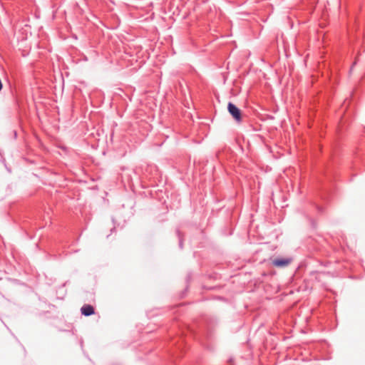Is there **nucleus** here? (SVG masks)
<instances>
[{"instance_id":"39448f33","label":"nucleus","mask_w":365,"mask_h":365,"mask_svg":"<svg viewBox=\"0 0 365 365\" xmlns=\"http://www.w3.org/2000/svg\"><path fill=\"white\" fill-rule=\"evenodd\" d=\"M317 273H318V272H317V271H312V272H310V274H311V275H314V274H317Z\"/></svg>"},{"instance_id":"f03ea898","label":"nucleus","mask_w":365,"mask_h":365,"mask_svg":"<svg viewBox=\"0 0 365 365\" xmlns=\"http://www.w3.org/2000/svg\"><path fill=\"white\" fill-rule=\"evenodd\" d=\"M292 260V257H277L272 259V264L276 267L282 268L287 267Z\"/></svg>"},{"instance_id":"423d86ee","label":"nucleus","mask_w":365,"mask_h":365,"mask_svg":"<svg viewBox=\"0 0 365 365\" xmlns=\"http://www.w3.org/2000/svg\"><path fill=\"white\" fill-rule=\"evenodd\" d=\"M319 212H322V209L321 207H318Z\"/></svg>"},{"instance_id":"7ed1b4c3","label":"nucleus","mask_w":365,"mask_h":365,"mask_svg":"<svg viewBox=\"0 0 365 365\" xmlns=\"http://www.w3.org/2000/svg\"><path fill=\"white\" fill-rule=\"evenodd\" d=\"M81 314L85 317H89L95 313L94 307L91 304H85L81 308Z\"/></svg>"},{"instance_id":"f257e3e1","label":"nucleus","mask_w":365,"mask_h":365,"mask_svg":"<svg viewBox=\"0 0 365 365\" xmlns=\"http://www.w3.org/2000/svg\"><path fill=\"white\" fill-rule=\"evenodd\" d=\"M227 110L237 123L242 122V112L236 105L232 102H229L227 104Z\"/></svg>"},{"instance_id":"20e7f679","label":"nucleus","mask_w":365,"mask_h":365,"mask_svg":"<svg viewBox=\"0 0 365 365\" xmlns=\"http://www.w3.org/2000/svg\"><path fill=\"white\" fill-rule=\"evenodd\" d=\"M176 235L178 237V240H179V247L180 249H182L183 248V239H182V234L180 231L179 229H177L176 231Z\"/></svg>"}]
</instances>
